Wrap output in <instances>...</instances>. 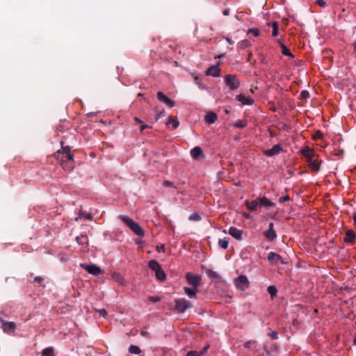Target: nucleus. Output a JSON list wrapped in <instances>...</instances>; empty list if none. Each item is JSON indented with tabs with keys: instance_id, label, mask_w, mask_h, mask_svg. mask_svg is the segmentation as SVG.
I'll list each match as a JSON object with an SVG mask.
<instances>
[{
	"instance_id": "nucleus-1",
	"label": "nucleus",
	"mask_w": 356,
	"mask_h": 356,
	"mask_svg": "<svg viewBox=\"0 0 356 356\" xmlns=\"http://www.w3.org/2000/svg\"><path fill=\"white\" fill-rule=\"evenodd\" d=\"M118 218L123 222L136 235L142 236L144 235V230L138 222L134 221L127 216L120 215Z\"/></svg>"
},
{
	"instance_id": "nucleus-2",
	"label": "nucleus",
	"mask_w": 356,
	"mask_h": 356,
	"mask_svg": "<svg viewBox=\"0 0 356 356\" xmlns=\"http://www.w3.org/2000/svg\"><path fill=\"white\" fill-rule=\"evenodd\" d=\"M62 146V151L58 150L55 153V156L58 160H60L62 163H66L68 161H73V156L70 152V147L69 146L64 147V142H60Z\"/></svg>"
},
{
	"instance_id": "nucleus-3",
	"label": "nucleus",
	"mask_w": 356,
	"mask_h": 356,
	"mask_svg": "<svg viewBox=\"0 0 356 356\" xmlns=\"http://www.w3.org/2000/svg\"><path fill=\"white\" fill-rule=\"evenodd\" d=\"M149 267L155 272L156 277L161 282L165 280V273L161 265L156 260H151L148 263Z\"/></svg>"
},
{
	"instance_id": "nucleus-4",
	"label": "nucleus",
	"mask_w": 356,
	"mask_h": 356,
	"mask_svg": "<svg viewBox=\"0 0 356 356\" xmlns=\"http://www.w3.org/2000/svg\"><path fill=\"white\" fill-rule=\"evenodd\" d=\"M192 307L191 302L185 298H179L175 300V309L178 313H184Z\"/></svg>"
},
{
	"instance_id": "nucleus-5",
	"label": "nucleus",
	"mask_w": 356,
	"mask_h": 356,
	"mask_svg": "<svg viewBox=\"0 0 356 356\" xmlns=\"http://www.w3.org/2000/svg\"><path fill=\"white\" fill-rule=\"evenodd\" d=\"M225 85L231 90H234L239 88L240 81L236 75L227 74L224 76Z\"/></svg>"
},
{
	"instance_id": "nucleus-6",
	"label": "nucleus",
	"mask_w": 356,
	"mask_h": 356,
	"mask_svg": "<svg viewBox=\"0 0 356 356\" xmlns=\"http://www.w3.org/2000/svg\"><path fill=\"white\" fill-rule=\"evenodd\" d=\"M235 287L240 291H245L249 287V281L244 275H241L234 279Z\"/></svg>"
},
{
	"instance_id": "nucleus-7",
	"label": "nucleus",
	"mask_w": 356,
	"mask_h": 356,
	"mask_svg": "<svg viewBox=\"0 0 356 356\" xmlns=\"http://www.w3.org/2000/svg\"><path fill=\"white\" fill-rule=\"evenodd\" d=\"M0 322L1 327L5 333L11 334L15 331L17 327L15 323L6 321L3 318H0Z\"/></svg>"
},
{
	"instance_id": "nucleus-8",
	"label": "nucleus",
	"mask_w": 356,
	"mask_h": 356,
	"mask_svg": "<svg viewBox=\"0 0 356 356\" xmlns=\"http://www.w3.org/2000/svg\"><path fill=\"white\" fill-rule=\"evenodd\" d=\"M186 278L188 284L193 286L196 289L200 284L202 277L199 275H193L191 273H187Z\"/></svg>"
},
{
	"instance_id": "nucleus-9",
	"label": "nucleus",
	"mask_w": 356,
	"mask_h": 356,
	"mask_svg": "<svg viewBox=\"0 0 356 356\" xmlns=\"http://www.w3.org/2000/svg\"><path fill=\"white\" fill-rule=\"evenodd\" d=\"M81 267L86 270L88 273L92 274L95 276H98L102 273V269L96 265H88L86 264H81Z\"/></svg>"
},
{
	"instance_id": "nucleus-10",
	"label": "nucleus",
	"mask_w": 356,
	"mask_h": 356,
	"mask_svg": "<svg viewBox=\"0 0 356 356\" xmlns=\"http://www.w3.org/2000/svg\"><path fill=\"white\" fill-rule=\"evenodd\" d=\"M267 259L269 262L273 264H277L279 261L283 264L287 263L280 254L273 252L268 253Z\"/></svg>"
},
{
	"instance_id": "nucleus-11",
	"label": "nucleus",
	"mask_w": 356,
	"mask_h": 356,
	"mask_svg": "<svg viewBox=\"0 0 356 356\" xmlns=\"http://www.w3.org/2000/svg\"><path fill=\"white\" fill-rule=\"evenodd\" d=\"M282 152V148L280 144L275 145L271 149H266L264 151V154L266 156H273L279 154Z\"/></svg>"
},
{
	"instance_id": "nucleus-12",
	"label": "nucleus",
	"mask_w": 356,
	"mask_h": 356,
	"mask_svg": "<svg viewBox=\"0 0 356 356\" xmlns=\"http://www.w3.org/2000/svg\"><path fill=\"white\" fill-rule=\"evenodd\" d=\"M206 74L213 77H219L220 76V69L218 65H212L209 67L206 71Z\"/></svg>"
},
{
	"instance_id": "nucleus-13",
	"label": "nucleus",
	"mask_w": 356,
	"mask_h": 356,
	"mask_svg": "<svg viewBox=\"0 0 356 356\" xmlns=\"http://www.w3.org/2000/svg\"><path fill=\"white\" fill-rule=\"evenodd\" d=\"M157 99L163 103H165L168 106L172 108L175 106V102L168 98L166 95H165L162 92H159L157 93Z\"/></svg>"
},
{
	"instance_id": "nucleus-14",
	"label": "nucleus",
	"mask_w": 356,
	"mask_h": 356,
	"mask_svg": "<svg viewBox=\"0 0 356 356\" xmlns=\"http://www.w3.org/2000/svg\"><path fill=\"white\" fill-rule=\"evenodd\" d=\"M308 165L311 170L318 172L321 169V161L318 159L312 158L310 161H307Z\"/></svg>"
},
{
	"instance_id": "nucleus-15",
	"label": "nucleus",
	"mask_w": 356,
	"mask_h": 356,
	"mask_svg": "<svg viewBox=\"0 0 356 356\" xmlns=\"http://www.w3.org/2000/svg\"><path fill=\"white\" fill-rule=\"evenodd\" d=\"M229 234L234 238L240 241L243 238V231L235 227H231L229 229Z\"/></svg>"
},
{
	"instance_id": "nucleus-16",
	"label": "nucleus",
	"mask_w": 356,
	"mask_h": 356,
	"mask_svg": "<svg viewBox=\"0 0 356 356\" xmlns=\"http://www.w3.org/2000/svg\"><path fill=\"white\" fill-rule=\"evenodd\" d=\"M259 207H265L266 209L274 207L275 205V204L274 202H273L271 200H270L265 196L259 197Z\"/></svg>"
},
{
	"instance_id": "nucleus-17",
	"label": "nucleus",
	"mask_w": 356,
	"mask_h": 356,
	"mask_svg": "<svg viewBox=\"0 0 356 356\" xmlns=\"http://www.w3.org/2000/svg\"><path fill=\"white\" fill-rule=\"evenodd\" d=\"M356 239V234L352 229H348L346 232V236L343 238V242L353 243Z\"/></svg>"
},
{
	"instance_id": "nucleus-18",
	"label": "nucleus",
	"mask_w": 356,
	"mask_h": 356,
	"mask_svg": "<svg viewBox=\"0 0 356 356\" xmlns=\"http://www.w3.org/2000/svg\"><path fill=\"white\" fill-rule=\"evenodd\" d=\"M245 206L250 211H256L259 206V198L251 201L246 200Z\"/></svg>"
},
{
	"instance_id": "nucleus-19",
	"label": "nucleus",
	"mask_w": 356,
	"mask_h": 356,
	"mask_svg": "<svg viewBox=\"0 0 356 356\" xmlns=\"http://www.w3.org/2000/svg\"><path fill=\"white\" fill-rule=\"evenodd\" d=\"M301 154L306 158L307 162L314 157V151L309 148L308 147H306L304 149H302L301 150Z\"/></svg>"
},
{
	"instance_id": "nucleus-20",
	"label": "nucleus",
	"mask_w": 356,
	"mask_h": 356,
	"mask_svg": "<svg viewBox=\"0 0 356 356\" xmlns=\"http://www.w3.org/2000/svg\"><path fill=\"white\" fill-rule=\"evenodd\" d=\"M236 99L244 105H251L254 102V100L251 97H245L241 94L236 96Z\"/></svg>"
},
{
	"instance_id": "nucleus-21",
	"label": "nucleus",
	"mask_w": 356,
	"mask_h": 356,
	"mask_svg": "<svg viewBox=\"0 0 356 356\" xmlns=\"http://www.w3.org/2000/svg\"><path fill=\"white\" fill-rule=\"evenodd\" d=\"M264 234L266 238L269 241H274L277 236L276 232L274 229H268L264 233Z\"/></svg>"
},
{
	"instance_id": "nucleus-22",
	"label": "nucleus",
	"mask_w": 356,
	"mask_h": 356,
	"mask_svg": "<svg viewBox=\"0 0 356 356\" xmlns=\"http://www.w3.org/2000/svg\"><path fill=\"white\" fill-rule=\"evenodd\" d=\"M112 278L116 282H118V284H120L122 286H124L126 284L124 277H122V275L120 273H119L118 272H114L112 273Z\"/></svg>"
},
{
	"instance_id": "nucleus-23",
	"label": "nucleus",
	"mask_w": 356,
	"mask_h": 356,
	"mask_svg": "<svg viewBox=\"0 0 356 356\" xmlns=\"http://www.w3.org/2000/svg\"><path fill=\"white\" fill-rule=\"evenodd\" d=\"M202 154V150L200 147H195L191 150V155L194 159H197Z\"/></svg>"
},
{
	"instance_id": "nucleus-24",
	"label": "nucleus",
	"mask_w": 356,
	"mask_h": 356,
	"mask_svg": "<svg viewBox=\"0 0 356 356\" xmlns=\"http://www.w3.org/2000/svg\"><path fill=\"white\" fill-rule=\"evenodd\" d=\"M217 120V115L213 112H209L205 115V121L209 124H212Z\"/></svg>"
},
{
	"instance_id": "nucleus-25",
	"label": "nucleus",
	"mask_w": 356,
	"mask_h": 356,
	"mask_svg": "<svg viewBox=\"0 0 356 356\" xmlns=\"http://www.w3.org/2000/svg\"><path fill=\"white\" fill-rule=\"evenodd\" d=\"M184 291L185 293L190 298H196V291L194 289H190L188 287H184Z\"/></svg>"
},
{
	"instance_id": "nucleus-26",
	"label": "nucleus",
	"mask_w": 356,
	"mask_h": 356,
	"mask_svg": "<svg viewBox=\"0 0 356 356\" xmlns=\"http://www.w3.org/2000/svg\"><path fill=\"white\" fill-rule=\"evenodd\" d=\"M218 245L222 249L225 250L228 248L229 238L225 237L224 238H220L218 240Z\"/></svg>"
},
{
	"instance_id": "nucleus-27",
	"label": "nucleus",
	"mask_w": 356,
	"mask_h": 356,
	"mask_svg": "<svg viewBox=\"0 0 356 356\" xmlns=\"http://www.w3.org/2000/svg\"><path fill=\"white\" fill-rule=\"evenodd\" d=\"M278 42L280 44L282 54L293 57V55L291 53L290 50L284 44L281 43L280 41H278Z\"/></svg>"
},
{
	"instance_id": "nucleus-28",
	"label": "nucleus",
	"mask_w": 356,
	"mask_h": 356,
	"mask_svg": "<svg viewBox=\"0 0 356 356\" xmlns=\"http://www.w3.org/2000/svg\"><path fill=\"white\" fill-rule=\"evenodd\" d=\"M129 352L131 354L138 355L141 353V350L137 346L131 345L129 348Z\"/></svg>"
},
{
	"instance_id": "nucleus-29",
	"label": "nucleus",
	"mask_w": 356,
	"mask_h": 356,
	"mask_svg": "<svg viewBox=\"0 0 356 356\" xmlns=\"http://www.w3.org/2000/svg\"><path fill=\"white\" fill-rule=\"evenodd\" d=\"M273 27L272 35L273 37H276L279 33V24L277 22H273L271 24Z\"/></svg>"
},
{
	"instance_id": "nucleus-30",
	"label": "nucleus",
	"mask_w": 356,
	"mask_h": 356,
	"mask_svg": "<svg viewBox=\"0 0 356 356\" xmlns=\"http://www.w3.org/2000/svg\"><path fill=\"white\" fill-rule=\"evenodd\" d=\"M206 273L209 277L212 279H219L220 277V276L216 272L211 269L207 270Z\"/></svg>"
},
{
	"instance_id": "nucleus-31",
	"label": "nucleus",
	"mask_w": 356,
	"mask_h": 356,
	"mask_svg": "<svg viewBox=\"0 0 356 356\" xmlns=\"http://www.w3.org/2000/svg\"><path fill=\"white\" fill-rule=\"evenodd\" d=\"M76 241L79 245H83L85 243H87L88 238L87 236L85 235L78 236L76 237Z\"/></svg>"
},
{
	"instance_id": "nucleus-32",
	"label": "nucleus",
	"mask_w": 356,
	"mask_h": 356,
	"mask_svg": "<svg viewBox=\"0 0 356 356\" xmlns=\"http://www.w3.org/2000/svg\"><path fill=\"white\" fill-rule=\"evenodd\" d=\"M171 123L172 124V129H177L179 124V121L176 118L175 119L173 117H170L168 124Z\"/></svg>"
},
{
	"instance_id": "nucleus-33",
	"label": "nucleus",
	"mask_w": 356,
	"mask_h": 356,
	"mask_svg": "<svg viewBox=\"0 0 356 356\" xmlns=\"http://www.w3.org/2000/svg\"><path fill=\"white\" fill-rule=\"evenodd\" d=\"M267 291L269 293L272 298L275 296L277 293V290L275 286H269L267 289Z\"/></svg>"
},
{
	"instance_id": "nucleus-34",
	"label": "nucleus",
	"mask_w": 356,
	"mask_h": 356,
	"mask_svg": "<svg viewBox=\"0 0 356 356\" xmlns=\"http://www.w3.org/2000/svg\"><path fill=\"white\" fill-rule=\"evenodd\" d=\"M250 45V42L248 40H243L238 43V47L241 49H244Z\"/></svg>"
},
{
	"instance_id": "nucleus-35",
	"label": "nucleus",
	"mask_w": 356,
	"mask_h": 356,
	"mask_svg": "<svg viewBox=\"0 0 356 356\" xmlns=\"http://www.w3.org/2000/svg\"><path fill=\"white\" fill-rule=\"evenodd\" d=\"M234 126L237 128H244L247 126V123L243 120H237L234 123Z\"/></svg>"
},
{
	"instance_id": "nucleus-36",
	"label": "nucleus",
	"mask_w": 356,
	"mask_h": 356,
	"mask_svg": "<svg viewBox=\"0 0 356 356\" xmlns=\"http://www.w3.org/2000/svg\"><path fill=\"white\" fill-rule=\"evenodd\" d=\"M42 356H54V350L51 348H47L42 350Z\"/></svg>"
},
{
	"instance_id": "nucleus-37",
	"label": "nucleus",
	"mask_w": 356,
	"mask_h": 356,
	"mask_svg": "<svg viewBox=\"0 0 356 356\" xmlns=\"http://www.w3.org/2000/svg\"><path fill=\"white\" fill-rule=\"evenodd\" d=\"M79 218H84L86 220H92L93 219V216L90 213H83L81 212Z\"/></svg>"
},
{
	"instance_id": "nucleus-38",
	"label": "nucleus",
	"mask_w": 356,
	"mask_h": 356,
	"mask_svg": "<svg viewBox=\"0 0 356 356\" xmlns=\"http://www.w3.org/2000/svg\"><path fill=\"white\" fill-rule=\"evenodd\" d=\"M188 219H189L190 220L199 221V220H201V216H200L198 213H195L191 214V215L189 216Z\"/></svg>"
},
{
	"instance_id": "nucleus-39",
	"label": "nucleus",
	"mask_w": 356,
	"mask_h": 356,
	"mask_svg": "<svg viewBox=\"0 0 356 356\" xmlns=\"http://www.w3.org/2000/svg\"><path fill=\"white\" fill-rule=\"evenodd\" d=\"M252 33L254 36L257 37L259 35V30L258 29H250L248 31V34Z\"/></svg>"
},
{
	"instance_id": "nucleus-40",
	"label": "nucleus",
	"mask_w": 356,
	"mask_h": 356,
	"mask_svg": "<svg viewBox=\"0 0 356 356\" xmlns=\"http://www.w3.org/2000/svg\"><path fill=\"white\" fill-rule=\"evenodd\" d=\"M202 353H199L196 350L189 351L187 353L186 356H202Z\"/></svg>"
},
{
	"instance_id": "nucleus-41",
	"label": "nucleus",
	"mask_w": 356,
	"mask_h": 356,
	"mask_svg": "<svg viewBox=\"0 0 356 356\" xmlns=\"http://www.w3.org/2000/svg\"><path fill=\"white\" fill-rule=\"evenodd\" d=\"M309 96V92L307 90H302L300 92V97L302 99H307Z\"/></svg>"
},
{
	"instance_id": "nucleus-42",
	"label": "nucleus",
	"mask_w": 356,
	"mask_h": 356,
	"mask_svg": "<svg viewBox=\"0 0 356 356\" xmlns=\"http://www.w3.org/2000/svg\"><path fill=\"white\" fill-rule=\"evenodd\" d=\"M148 299L152 302L155 303V302H157L161 300V297L158 296H149Z\"/></svg>"
},
{
	"instance_id": "nucleus-43",
	"label": "nucleus",
	"mask_w": 356,
	"mask_h": 356,
	"mask_svg": "<svg viewBox=\"0 0 356 356\" xmlns=\"http://www.w3.org/2000/svg\"><path fill=\"white\" fill-rule=\"evenodd\" d=\"M323 134H322L321 131H317L315 133V135H314V138L315 139H321V138H323Z\"/></svg>"
},
{
	"instance_id": "nucleus-44",
	"label": "nucleus",
	"mask_w": 356,
	"mask_h": 356,
	"mask_svg": "<svg viewBox=\"0 0 356 356\" xmlns=\"http://www.w3.org/2000/svg\"><path fill=\"white\" fill-rule=\"evenodd\" d=\"M290 200V197L289 195H285V196H283V197H280V199H279V201L281 203H283V202H285L286 201H289Z\"/></svg>"
},
{
	"instance_id": "nucleus-45",
	"label": "nucleus",
	"mask_w": 356,
	"mask_h": 356,
	"mask_svg": "<svg viewBox=\"0 0 356 356\" xmlns=\"http://www.w3.org/2000/svg\"><path fill=\"white\" fill-rule=\"evenodd\" d=\"M273 339H277L278 334L277 332H273L268 334Z\"/></svg>"
},
{
	"instance_id": "nucleus-46",
	"label": "nucleus",
	"mask_w": 356,
	"mask_h": 356,
	"mask_svg": "<svg viewBox=\"0 0 356 356\" xmlns=\"http://www.w3.org/2000/svg\"><path fill=\"white\" fill-rule=\"evenodd\" d=\"M163 186H164L165 187H170V186H174V184H173V183H172V181H170L166 180V181H165L163 182Z\"/></svg>"
},
{
	"instance_id": "nucleus-47",
	"label": "nucleus",
	"mask_w": 356,
	"mask_h": 356,
	"mask_svg": "<svg viewBox=\"0 0 356 356\" xmlns=\"http://www.w3.org/2000/svg\"><path fill=\"white\" fill-rule=\"evenodd\" d=\"M316 3L321 7H324L325 6V1L324 0H317Z\"/></svg>"
},
{
	"instance_id": "nucleus-48",
	"label": "nucleus",
	"mask_w": 356,
	"mask_h": 356,
	"mask_svg": "<svg viewBox=\"0 0 356 356\" xmlns=\"http://www.w3.org/2000/svg\"><path fill=\"white\" fill-rule=\"evenodd\" d=\"M156 250L158 252H165V245L163 244H162L161 245H157L156 246Z\"/></svg>"
},
{
	"instance_id": "nucleus-49",
	"label": "nucleus",
	"mask_w": 356,
	"mask_h": 356,
	"mask_svg": "<svg viewBox=\"0 0 356 356\" xmlns=\"http://www.w3.org/2000/svg\"><path fill=\"white\" fill-rule=\"evenodd\" d=\"M43 280H44V279L40 276H37L34 278V282H36V283H41Z\"/></svg>"
},
{
	"instance_id": "nucleus-50",
	"label": "nucleus",
	"mask_w": 356,
	"mask_h": 356,
	"mask_svg": "<svg viewBox=\"0 0 356 356\" xmlns=\"http://www.w3.org/2000/svg\"><path fill=\"white\" fill-rule=\"evenodd\" d=\"M164 114H165V111H164V109H163L161 111H160L159 113H158L156 114V120H157L159 118H161V117L163 116V115H164Z\"/></svg>"
},
{
	"instance_id": "nucleus-51",
	"label": "nucleus",
	"mask_w": 356,
	"mask_h": 356,
	"mask_svg": "<svg viewBox=\"0 0 356 356\" xmlns=\"http://www.w3.org/2000/svg\"><path fill=\"white\" fill-rule=\"evenodd\" d=\"M99 313L100 316H105L107 314V312L104 309H99Z\"/></svg>"
},
{
	"instance_id": "nucleus-52",
	"label": "nucleus",
	"mask_w": 356,
	"mask_h": 356,
	"mask_svg": "<svg viewBox=\"0 0 356 356\" xmlns=\"http://www.w3.org/2000/svg\"><path fill=\"white\" fill-rule=\"evenodd\" d=\"M253 342L252 341H247L245 343V347L247 348H250L251 347V344Z\"/></svg>"
},
{
	"instance_id": "nucleus-53",
	"label": "nucleus",
	"mask_w": 356,
	"mask_h": 356,
	"mask_svg": "<svg viewBox=\"0 0 356 356\" xmlns=\"http://www.w3.org/2000/svg\"><path fill=\"white\" fill-rule=\"evenodd\" d=\"M149 126L147 125V124H143L140 127V131L142 132L144 129H145L146 128H148Z\"/></svg>"
},
{
	"instance_id": "nucleus-54",
	"label": "nucleus",
	"mask_w": 356,
	"mask_h": 356,
	"mask_svg": "<svg viewBox=\"0 0 356 356\" xmlns=\"http://www.w3.org/2000/svg\"><path fill=\"white\" fill-rule=\"evenodd\" d=\"M141 334H142L143 336L146 337V336H148V335H149V332H148L147 331H146V330H142V331H141Z\"/></svg>"
},
{
	"instance_id": "nucleus-55",
	"label": "nucleus",
	"mask_w": 356,
	"mask_h": 356,
	"mask_svg": "<svg viewBox=\"0 0 356 356\" xmlns=\"http://www.w3.org/2000/svg\"><path fill=\"white\" fill-rule=\"evenodd\" d=\"M209 348V346H205L202 351L200 353H202V355L204 354V353L207 352V349Z\"/></svg>"
},
{
	"instance_id": "nucleus-56",
	"label": "nucleus",
	"mask_w": 356,
	"mask_h": 356,
	"mask_svg": "<svg viewBox=\"0 0 356 356\" xmlns=\"http://www.w3.org/2000/svg\"><path fill=\"white\" fill-rule=\"evenodd\" d=\"M223 15L227 16L229 14V9H225L223 12H222Z\"/></svg>"
},
{
	"instance_id": "nucleus-57",
	"label": "nucleus",
	"mask_w": 356,
	"mask_h": 356,
	"mask_svg": "<svg viewBox=\"0 0 356 356\" xmlns=\"http://www.w3.org/2000/svg\"><path fill=\"white\" fill-rule=\"evenodd\" d=\"M353 221H354V225L356 226V213H354L353 214Z\"/></svg>"
},
{
	"instance_id": "nucleus-58",
	"label": "nucleus",
	"mask_w": 356,
	"mask_h": 356,
	"mask_svg": "<svg viewBox=\"0 0 356 356\" xmlns=\"http://www.w3.org/2000/svg\"><path fill=\"white\" fill-rule=\"evenodd\" d=\"M268 229H274V224L273 222L269 223Z\"/></svg>"
},
{
	"instance_id": "nucleus-59",
	"label": "nucleus",
	"mask_w": 356,
	"mask_h": 356,
	"mask_svg": "<svg viewBox=\"0 0 356 356\" xmlns=\"http://www.w3.org/2000/svg\"><path fill=\"white\" fill-rule=\"evenodd\" d=\"M135 120L136 122H138V123H141L142 122L138 118H135Z\"/></svg>"
},
{
	"instance_id": "nucleus-60",
	"label": "nucleus",
	"mask_w": 356,
	"mask_h": 356,
	"mask_svg": "<svg viewBox=\"0 0 356 356\" xmlns=\"http://www.w3.org/2000/svg\"><path fill=\"white\" fill-rule=\"evenodd\" d=\"M223 56V54H221V55H218L216 56V58H220Z\"/></svg>"
},
{
	"instance_id": "nucleus-61",
	"label": "nucleus",
	"mask_w": 356,
	"mask_h": 356,
	"mask_svg": "<svg viewBox=\"0 0 356 356\" xmlns=\"http://www.w3.org/2000/svg\"><path fill=\"white\" fill-rule=\"evenodd\" d=\"M355 51H356V42L354 44Z\"/></svg>"
},
{
	"instance_id": "nucleus-62",
	"label": "nucleus",
	"mask_w": 356,
	"mask_h": 356,
	"mask_svg": "<svg viewBox=\"0 0 356 356\" xmlns=\"http://www.w3.org/2000/svg\"><path fill=\"white\" fill-rule=\"evenodd\" d=\"M250 91H251V92H252V93H253V92H254V89H253V88H251V89H250Z\"/></svg>"
},
{
	"instance_id": "nucleus-63",
	"label": "nucleus",
	"mask_w": 356,
	"mask_h": 356,
	"mask_svg": "<svg viewBox=\"0 0 356 356\" xmlns=\"http://www.w3.org/2000/svg\"><path fill=\"white\" fill-rule=\"evenodd\" d=\"M354 343H355V345H356V337L354 339Z\"/></svg>"
},
{
	"instance_id": "nucleus-64",
	"label": "nucleus",
	"mask_w": 356,
	"mask_h": 356,
	"mask_svg": "<svg viewBox=\"0 0 356 356\" xmlns=\"http://www.w3.org/2000/svg\"><path fill=\"white\" fill-rule=\"evenodd\" d=\"M227 40L228 42H229V43L231 42L228 38H227Z\"/></svg>"
}]
</instances>
